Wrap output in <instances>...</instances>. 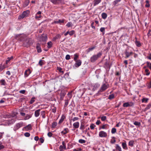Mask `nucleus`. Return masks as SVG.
Masks as SVG:
<instances>
[{"label": "nucleus", "instance_id": "23", "mask_svg": "<svg viewBox=\"0 0 151 151\" xmlns=\"http://www.w3.org/2000/svg\"><path fill=\"white\" fill-rule=\"evenodd\" d=\"M65 118V116L64 115H63L61 116V119H60V120L59 122V123L60 124V123H61L62 122H63V121H64Z\"/></svg>", "mask_w": 151, "mask_h": 151}, {"label": "nucleus", "instance_id": "3", "mask_svg": "<svg viewBox=\"0 0 151 151\" xmlns=\"http://www.w3.org/2000/svg\"><path fill=\"white\" fill-rule=\"evenodd\" d=\"M23 123L22 122H21L17 123L14 127L13 130L14 131H16L20 127L23 126Z\"/></svg>", "mask_w": 151, "mask_h": 151}, {"label": "nucleus", "instance_id": "53", "mask_svg": "<svg viewBox=\"0 0 151 151\" xmlns=\"http://www.w3.org/2000/svg\"><path fill=\"white\" fill-rule=\"evenodd\" d=\"M4 148V146L2 145V143L1 142H0V150H1Z\"/></svg>", "mask_w": 151, "mask_h": 151}, {"label": "nucleus", "instance_id": "6", "mask_svg": "<svg viewBox=\"0 0 151 151\" xmlns=\"http://www.w3.org/2000/svg\"><path fill=\"white\" fill-rule=\"evenodd\" d=\"M47 39V34H43L41 35L40 38V41L46 42Z\"/></svg>", "mask_w": 151, "mask_h": 151}, {"label": "nucleus", "instance_id": "13", "mask_svg": "<svg viewBox=\"0 0 151 151\" xmlns=\"http://www.w3.org/2000/svg\"><path fill=\"white\" fill-rule=\"evenodd\" d=\"M64 19H58L57 21H54L53 23L55 24H58L59 23L60 24H61V23H63L64 22Z\"/></svg>", "mask_w": 151, "mask_h": 151}, {"label": "nucleus", "instance_id": "43", "mask_svg": "<svg viewBox=\"0 0 151 151\" xmlns=\"http://www.w3.org/2000/svg\"><path fill=\"white\" fill-rule=\"evenodd\" d=\"M146 73V75L148 76L150 74V72L149 71V70L148 69H146L145 70Z\"/></svg>", "mask_w": 151, "mask_h": 151}, {"label": "nucleus", "instance_id": "5", "mask_svg": "<svg viewBox=\"0 0 151 151\" xmlns=\"http://www.w3.org/2000/svg\"><path fill=\"white\" fill-rule=\"evenodd\" d=\"M109 87V84H104L101 86L100 91V92H102L106 89Z\"/></svg>", "mask_w": 151, "mask_h": 151}, {"label": "nucleus", "instance_id": "63", "mask_svg": "<svg viewBox=\"0 0 151 151\" xmlns=\"http://www.w3.org/2000/svg\"><path fill=\"white\" fill-rule=\"evenodd\" d=\"M65 59L66 60H69L70 59V56L69 55H67L65 57Z\"/></svg>", "mask_w": 151, "mask_h": 151}, {"label": "nucleus", "instance_id": "8", "mask_svg": "<svg viewBox=\"0 0 151 151\" xmlns=\"http://www.w3.org/2000/svg\"><path fill=\"white\" fill-rule=\"evenodd\" d=\"M31 73V71L29 69H28L27 70H26L24 72V76L25 77H27Z\"/></svg>", "mask_w": 151, "mask_h": 151}, {"label": "nucleus", "instance_id": "29", "mask_svg": "<svg viewBox=\"0 0 151 151\" xmlns=\"http://www.w3.org/2000/svg\"><path fill=\"white\" fill-rule=\"evenodd\" d=\"M45 111H42L41 112V116H42V117L43 118H45Z\"/></svg>", "mask_w": 151, "mask_h": 151}, {"label": "nucleus", "instance_id": "62", "mask_svg": "<svg viewBox=\"0 0 151 151\" xmlns=\"http://www.w3.org/2000/svg\"><path fill=\"white\" fill-rule=\"evenodd\" d=\"M68 97L70 99L71 98L72 96V92L68 93Z\"/></svg>", "mask_w": 151, "mask_h": 151}, {"label": "nucleus", "instance_id": "55", "mask_svg": "<svg viewBox=\"0 0 151 151\" xmlns=\"http://www.w3.org/2000/svg\"><path fill=\"white\" fill-rule=\"evenodd\" d=\"M106 119V117L105 116H103L101 117V119L102 121H104Z\"/></svg>", "mask_w": 151, "mask_h": 151}, {"label": "nucleus", "instance_id": "2", "mask_svg": "<svg viewBox=\"0 0 151 151\" xmlns=\"http://www.w3.org/2000/svg\"><path fill=\"white\" fill-rule=\"evenodd\" d=\"M29 10H27L24 11L21 15H20L18 17L19 19H23L25 17H27L29 14Z\"/></svg>", "mask_w": 151, "mask_h": 151}, {"label": "nucleus", "instance_id": "20", "mask_svg": "<svg viewBox=\"0 0 151 151\" xmlns=\"http://www.w3.org/2000/svg\"><path fill=\"white\" fill-rule=\"evenodd\" d=\"M68 131L69 130L68 128H65L63 131L61 132V133L63 134H65L68 132Z\"/></svg>", "mask_w": 151, "mask_h": 151}, {"label": "nucleus", "instance_id": "48", "mask_svg": "<svg viewBox=\"0 0 151 151\" xmlns=\"http://www.w3.org/2000/svg\"><path fill=\"white\" fill-rule=\"evenodd\" d=\"M57 69L59 70V71L61 73H63V71H62V68L60 67H57Z\"/></svg>", "mask_w": 151, "mask_h": 151}, {"label": "nucleus", "instance_id": "51", "mask_svg": "<svg viewBox=\"0 0 151 151\" xmlns=\"http://www.w3.org/2000/svg\"><path fill=\"white\" fill-rule=\"evenodd\" d=\"M78 142L79 143L81 144L85 143L86 142L85 140L83 139H80Z\"/></svg>", "mask_w": 151, "mask_h": 151}, {"label": "nucleus", "instance_id": "41", "mask_svg": "<svg viewBox=\"0 0 151 151\" xmlns=\"http://www.w3.org/2000/svg\"><path fill=\"white\" fill-rule=\"evenodd\" d=\"M151 107V103L149 104L145 108V110H147V109H149Z\"/></svg>", "mask_w": 151, "mask_h": 151}, {"label": "nucleus", "instance_id": "50", "mask_svg": "<svg viewBox=\"0 0 151 151\" xmlns=\"http://www.w3.org/2000/svg\"><path fill=\"white\" fill-rule=\"evenodd\" d=\"M53 108H52V112H53V113H55L56 111V108L55 107H54V105H53Z\"/></svg>", "mask_w": 151, "mask_h": 151}, {"label": "nucleus", "instance_id": "64", "mask_svg": "<svg viewBox=\"0 0 151 151\" xmlns=\"http://www.w3.org/2000/svg\"><path fill=\"white\" fill-rule=\"evenodd\" d=\"M41 17V16L39 15V16H37V14H36L35 16V18L37 20H39V19Z\"/></svg>", "mask_w": 151, "mask_h": 151}, {"label": "nucleus", "instance_id": "1", "mask_svg": "<svg viewBox=\"0 0 151 151\" xmlns=\"http://www.w3.org/2000/svg\"><path fill=\"white\" fill-rule=\"evenodd\" d=\"M102 55L101 52H98L96 55H93L90 58V61L92 62H94L99 58L101 57Z\"/></svg>", "mask_w": 151, "mask_h": 151}, {"label": "nucleus", "instance_id": "24", "mask_svg": "<svg viewBox=\"0 0 151 151\" xmlns=\"http://www.w3.org/2000/svg\"><path fill=\"white\" fill-rule=\"evenodd\" d=\"M122 146L123 148L125 150L127 149V145L126 143L125 142H123L122 143Z\"/></svg>", "mask_w": 151, "mask_h": 151}, {"label": "nucleus", "instance_id": "4", "mask_svg": "<svg viewBox=\"0 0 151 151\" xmlns=\"http://www.w3.org/2000/svg\"><path fill=\"white\" fill-rule=\"evenodd\" d=\"M124 53L126 55L125 58H127L129 57L130 55H132L133 54V52L132 51H129V48H127L126 49Z\"/></svg>", "mask_w": 151, "mask_h": 151}, {"label": "nucleus", "instance_id": "22", "mask_svg": "<svg viewBox=\"0 0 151 151\" xmlns=\"http://www.w3.org/2000/svg\"><path fill=\"white\" fill-rule=\"evenodd\" d=\"M149 100V99L148 98H144L141 101L142 103H147V102Z\"/></svg>", "mask_w": 151, "mask_h": 151}, {"label": "nucleus", "instance_id": "46", "mask_svg": "<svg viewBox=\"0 0 151 151\" xmlns=\"http://www.w3.org/2000/svg\"><path fill=\"white\" fill-rule=\"evenodd\" d=\"M57 123L56 122H53L52 124V127L53 128H55L57 126Z\"/></svg>", "mask_w": 151, "mask_h": 151}, {"label": "nucleus", "instance_id": "31", "mask_svg": "<svg viewBox=\"0 0 151 151\" xmlns=\"http://www.w3.org/2000/svg\"><path fill=\"white\" fill-rule=\"evenodd\" d=\"M95 47H91L88 48L86 50L87 52L88 53L90 51H92L93 50Z\"/></svg>", "mask_w": 151, "mask_h": 151}, {"label": "nucleus", "instance_id": "35", "mask_svg": "<svg viewBox=\"0 0 151 151\" xmlns=\"http://www.w3.org/2000/svg\"><path fill=\"white\" fill-rule=\"evenodd\" d=\"M114 98V94H111L109 95L108 97V99L111 100Z\"/></svg>", "mask_w": 151, "mask_h": 151}, {"label": "nucleus", "instance_id": "58", "mask_svg": "<svg viewBox=\"0 0 151 151\" xmlns=\"http://www.w3.org/2000/svg\"><path fill=\"white\" fill-rule=\"evenodd\" d=\"M123 106L124 107H129L128 103V102L124 103L123 104Z\"/></svg>", "mask_w": 151, "mask_h": 151}, {"label": "nucleus", "instance_id": "26", "mask_svg": "<svg viewBox=\"0 0 151 151\" xmlns=\"http://www.w3.org/2000/svg\"><path fill=\"white\" fill-rule=\"evenodd\" d=\"M36 48L38 52H41L42 50L39 45L38 44L37 45Z\"/></svg>", "mask_w": 151, "mask_h": 151}, {"label": "nucleus", "instance_id": "19", "mask_svg": "<svg viewBox=\"0 0 151 151\" xmlns=\"http://www.w3.org/2000/svg\"><path fill=\"white\" fill-rule=\"evenodd\" d=\"M66 93L64 91H62L60 93V98L63 99Z\"/></svg>", "mask_w": 151, "mask_h": 151}, {"label": "nucleus", "instance_id": "30", "mask_svg": "<svg viewBox=\"0 0 151 151\" xmlns=\"http://www.w3.org/2000/svg\"><path fill=\"white\" fill-rule=\"evenodd\" d=\"M134 124L136 126L139 127L141 125V123L140 122L138 121H135L134 122Z\"/></svg>", "mask_w": 151, "mask_h": 151}, {"label": "nucleus", "instance_id": "14", "mask_svg": "<svg viewBox=\"0 0 151 151\" xmlns=\"http://www.w3.org/2000/svg\"><path fill=\"white\" fill-rule=\"evenodd\" d=\"M62 144L63 145H60L59 147V149L60 151H62L64 149H66L65 146L64 145V142H63Z\"/></svg>", "mask_w": 151, "mask_h": 151}, {"label": "nucleus", "instance_id": "17", "mask_svg": "<svg viewBox=\"0 0 151 151\" xmlns=\"http://www.w3.org/2000/svg\"><path fill=\"white\" fill-rule=\"evenodd\" d=\"M101 0H94L93 5L95 6L99 4L101 2Z\"/></svg>", "mask_w": 151, "mask_h": 151}, {"label": "nucleus", "instance_id": "16", "mask_svg": "<svg viewBox=\"0 0 151 151\" xmlns=\"http://www.w3.org/2000/svg\"><path fill=\"white\" fill-rule=\"evenodd\" d=\"M24 128L27 131L31 130L32 129V126L31 124H29L26 127H24Z\"/></svg>", "mask_w": 151, "mask_h": 151}, {"label": "nucleus", "instance_id": "49", "mask_svg": "<svg viewBox=\"0 0 151 151\" xmlns=\"http://www.w3.org/2000/svg\"><path fill=\"white\" fill-rule=\"evenodd\" d=\"M72 25V24L71 22H68L67 24H66V26H67L68 27H71Z\"/></svg>", "mask_w": 151, "mask_h": 151}, {"label": "nucleus", "instance_id": "10", "mask_svg": "<svg viewBox=\"0 0 151 151\" xmlns=\"http://www.w3.org/2000/svg\"><path fill=\"white\" fill-rule=\"evenodd\" d=\"M76 62L75 66L78 67L80 66L81 64V62L80 60H78L75 61Z\"/></svg>", "mask_w": 151, "mask_h": 151}, {"label": "nucleus", "instance_id": "57", "mask_svg": "<svg viewBox=\"0 0 151 151\" xmlns=\"http://www.w3.org/2000/svg\"><path fill=\"white\" fill-rule=\"evenodd\" d=\"M39 64L41 66H42V65L44 64V63L42 60H40L39 61Z\"/></svg>", "mask_w": 151, "mask_h": 151}, {"label": "nucleus", "instance_id": "40", "mask_svg": "<svg viewBox=\"0 0 151 151\" xmlns=\"http://www.w3.org/2000/svg\"><path fill=\"white\" fill-rule=\"evenodd\" d=\"M145 2L146 3V4L145 5V7H148L150 6V5L149 3V0H146L145 1Z\"/></svg>", "mask_w": 151, "mask_h": 151}, {"label": "nucleus", "instance_id": "54", "mask_svg": "<svg viewBox=\"0 0 151 151\" xmlns=\"http://www.w3.org/2000/svg\"><path fill=\"white\" fill-rule=\"evenodd\" d=\"M75 33V31L74 30H72L70 32H69V35L70 36H72Z\"/></svg>", "mask_w": 151, "mask_h": 151}, {"label": "nucleus", "instance_id": "45", "mask_svg": "<svg viewBox=\"0 0 151 151\" xmlns=\"http://www.w3.org/2000/svg\"><path fill=\"white\" fill-rule=\"evenodd\" d=\"M35 97H33L31 99L30 101V104H32L33 103L35 102Z\"/></svg>", "mask_w": 151, "mask_h": 151}, {"label": "nucleus", "instance_id": "28", "mask_svg": "<svg viewBox=\"0 0 151 151\" xmlns=\"http://www.w3.org/2000/svg\"><path fill=\"white\" fill-rule=\"evenodd\" d=\"M32 116L31 115L27 114L26 115V116L24 118V120H26L27 119H30Z\"/></svg>", "mask_w": 151, "mask_h": 151}, {"label": "nucleus", "instance_id": "7", "mask_svg": "<svg viewBox=\"0 0 151 151\" xmlns=\"http://www.w3.org/2000/svg\"><path fill=\"white\" fill-rule=\"evenodd\" d=\"M107 135V133L104 131H101L99 133V136L101 137H105Z\"/></svg>", "mask_w": 151, "mask_h": 151}, {"label": "nucleus", "instance_id": "47", "mask_svg": "<svg viewBox=\"0 0 151 151\" xmlns=\"http://www.w3.org/2000/svg\"><path fill=\"white\" fill-rule=\"evenodd\" d=\"M100 31L101 32L103 33L104 34L105 32V28L104 27H101L100 29Z\"/></svg>", "mask_w": 151, "mask_h": 151}, {"label": "nucleus", "instance_id": "25", "mask_svg": "<svg viewBox=\"0 0 151 151\" xmlns=\"http://www.w3.org/2000/svg\"><path fill=\"white\" fill-rule=\"evenodd\" d=\"M6 82L4 80L2 79L0 81V85L5 86L6 85Z\"/></svg>", "mask_w": 151, "mask_h": 151}, {"label": "nucleus", "instance_id": "21", "mask_svg": "<svg viewBox=\"0 0 151 151\" xmlns=\"http://www.w3.org/2000/svg\"><path fill=\"white\" fill-rule=\"evenodd\" d=\"M116 151H122V149L121 147L118 144L116 145Z\"/></svg>", "mask_w": 151, "mask_h": 151}, {"label": "nucleus", "instance_id": "9", "mask_svg": "<svg viewBox=\"0 0 151 151\" xmlns=\"http://www.w3.org/2000/svg\"><path fill=\"white\" fill-rule=\"evenodd\" d=\"M50 1L55 4H59L61 2V0H50Z\"/></svg>", "mask_w": 151, "mask_h": 151}, {"label": "nucleus", "instance_id": "59", "mask_svg": "<svg viewBox=\"0 0 151 151\" xmlns=\"http://www.w3.org/2000/svg\"><path fill=\"white\" fill-rule=\"evenodd\" d=\"M61 37V36L60 34H58L55 37V39H59Z\"/></svg>", "mask_w": 151, "mask_h": 151}, {"label": "nucleus", "instance_id": "44", "mask_svg": "<svg viewBox=\"0 0 151 151\" xmlns=\"http://www.w3.org/2000/svg\"><path fill=\"white\" fill-rule=\"evenodd\" d=\"M116 129L115 128H113L111 129V132L112 134H114L116 132Z\"/></svg>", "mask_w": 151, "mask_h": 151}, {"label": "nucleus", "instance_id": "32", "mask_svg": "<svg viewBox=\"0 0 151 151\" xmlns=\"http://www.w3.org/2000/svg\"><path fill=\"white\" fill-rule=\"evenodd\" d=\"M47 44L48 48H50L52 47V43L51 41L48 42Z\"/></svg>", "mask_w": 151, "mask_h": 151}, {"label": "nucleus", "instance_id": "37", "mask_svg": "<svg viewBox=\"0 0 151 151\" xmlns=\"http://www.w3.org/2000/svg\"><path fill=\"white\" fill-rule=\"evenodd\" d=\"M74 60L75 61L77 60V59L78 58V55L77 54H75L74 55Z\"/></svg>", "mask_w": 151, "mask_h": 151}, {"label": "nucleus", "instance_id": "61", "mask_svg": "<svg viewBox=\"0 0 151 151\" xmlns=\"http://www.w3.org/2000/svg\"><path fill=\"white\" fill-rule=\"evenodd\" d=\"M80 129L81 130H83L84 129V126L83 124H81L80 127Z\"/></svg>", "mask_w": 151, "mask_h": 151}, {"label": "nucleus", "instance_id": "27", "mask_svg": "<svg viewBox=\"0 0 151 151\" xmlns=\"http://www.w3.org/2000/svg\"><path fill=\"white\" fill-rule=\"evenodd\" d=\"M101 16L103 19H105L107 17V14L106 13H103L101 14Z\"/></svg>", "mask_w": 151, "mask_h": 151}, {"label": "nucleus", "instance_id": "56", "mask_svg": "<svg viewBox=\"0 0 151 151\" xmlns=\"http://www.w3.org/2000/svg\"><path fill=\"white\" fill-rule=\"evenodd\" d=\"M127 102L128 103L129 106H132L134 105V103L132 102Z\"/></svg>", "mask_w": 151, "mask_h": 151}, {"label": "nucleus", "instance_id": "18", "mask_svg": "<svg viewBox=\"0 0 151 151\" xmlns=\"http://www.w3.org/2000/svg\"><path fill=\"white\" fill-rule=\"evenodd\" d=\"M73 125L75 128H78L79 127V123L78 122H76L73 124Z\"/></svg>", "mask_w": 151, "mask_h": 151}, {"label": "nucleus", "instance_id": "34", "mask_svg": "<svg viewBox=\"0 0 151 151\" xmlns=\"http://www.w3.org/2000/svg\"><path fill=\"white\" fill-rule=\"evenodd\" d=\"M109 125L107 124H105L103 125L101 127V128L102 129H107V127Z\"/></svg>", "mask_w": 151, "mask_h": 151}, {"label": "nucleus", "instance_id": "39", "mask_svg": "<svg viewBox=\"0 0 151 151\" xmlns=\"http://www.w3.org/2000/svg\"><path fill=\"white\" fill-rule=\"evenodd\" d=\"M121 0H115L113 2V4L114 5H116L119 2L121 1Z\"/></svg>", "mask_w": 151, "mask_h": 151}, {"label": "nucleus", "instance_id": "33", "mask_svg": "<svg viewBox=\"0 0 151 151\" xmlns=\"http://www.w3.org/2000/svg\"><path fill=\"white\" fill-rule=\"evenodd\" d=\"M29 3V0H25L24 3V6L26 7L28 5Z\"/></svg>", "mask_w": 151, "mask_h": 151}, {"label": "nucleus", "instance_id": "38", "mask_svg": "<svg viewBox=\"0 0 151 151\" xmlns=\"http://www.w3.org/2000/svg\"><path fill=\"white\" fill-rule=\"evenodd\" d=\"M13 58V56H11L10 57H8L7 58V60L6 61V63L7 64Z\"/></svg>", "mask_w": 151, "mask_h": 151}, {"label": "nucleus", "instance_id": "11", "mask_svg": "<svg viewBox=\"0 0 151 151\" xmlns=\"http://www.w3.org/2000/svg\"><path fill=\"white\" fill-rule=\"evenodd\" d=\"M41 111V110L40 109H38V110H36L35 111V117H38L40 114V112Z\"/></svg>", "mask_w": 151, "mask_h": 151}, {"label": "nucleus", "instance_id": "15", "mask_svg": "<svg viewBox=\"0 0 151 151\" xmlns=\"http://www.w3.org/2000/svg\"><path fill=\"white\" fill-rule=\"evenodd\" d=\"M135 39H136V40L135 42L136 45L138 47H140L141 45V44L140 42L137 40V37H135Z\"/></svg>", "mask_w": 151, "mask_h": 151}, {"label": "nucleus", "instance_id": "42", "mask_svg": "<svg viewBox=\"0 0 151 151\" xmlns=\"http://www.w3.org/2000/svg\"><path fill=\"white\" fill-rule=\"evenodd\" d=\"M69 101V100L68 99L66 100L65 101V105H64L65 107H66L68 105V104Z\"/></svg>", "mask_w": 151, "mask_h": 151}, {"label": "nucleus", "instance_id": "52", "mask_svg": "<svg viewBox=\"0 0 151 151\" xmlns=\"http://www.w3.org/2000/svg\"><path fill=\"white\" fill-rule=\"evenodd\" d=\"M96 127L95 125L93 124H91L90 126V127L91 129H94V127Z\"/></svg>", "mask_w": 151, "mask_h": 151}, {"label": "nucleus", "instance_id": "60", "mask_svg": "<svg viewBox=\"0 0 151 151\" xmlns=\"http://www.w3.org/2000/svg\"><path fill=\"white\" fill-rule=\"evenodd\" d=\"M24 136L26 137H29L30 135V134L28 132H26L24 134Z\"/></svg>", "mask_w": 151, "mask_h": 151}, {"label": "nucleus", "instance_id": "36", "mask_svg": "<svg viewBox=\"0 0 151 151\" xmlns=\"http://www.w3.org/2000/svg\"><path fill=\"white\" fill-rule=\"evenodd\" d=\"M134 143V141L133 140L130 141L129 142V145L131 147H133V144Z\"/></svg>", "mask_w": 151, "mask_h": 151}, {"label": "nucleus", "instance_id": "12", "mask_svg": "<svg viewBox=\"0 0 151 151\" xmlns=\"http://www.w3.org/2000/svg\"><path fill=\"white\" fill-rule=\"evenodd\" d=\"M32 43V40L31 39H27L24 42V44H25V43H27V44L26 45L28 46V45H31Z\"/></svg>", "mask_w": 151, "mask_h": 151}]
</instances>
